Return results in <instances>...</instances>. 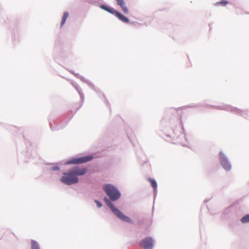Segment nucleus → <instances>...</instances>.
I'll return each instance as SVG.
<instances>
[{
  "mask_svg": "<svg viewBox=\"0 0 249 249\" xmlns=\"http://www.w3.org/2000/svg\"><path fill=\"white\" fill-rule=\"evenodd\" d=\"M86 168H79L75 167L70 170L68 172L64 173L63 176L61 177L60 180L65 184L70 185L76 183L78 182L77 176H82L87 172Z\"/></svg>",
  "mask_w": 249,
  "mask_h": 249,
  "instance_id": "obj_1",
  "label": "nucleus"
},
{
  "mask_svg": "<svg viewBox=\"0 0 249 249\" xmlns=\"http://www.w3.org/2000/svg\"><path fill=\"white\" fill-rule=\"evenodd\" d=\"M103 190L112 201L117 200L121 196L117 189L112 185L105 184L103 186Z\"/></svg>",
  "mask_w": 249,
  "mask_h": 249,
  "instance_id": "obj_2",
  "label": "nucleus"
},
{
  "mask_svg": "<svg viewBox=\"0 0 249 249\" xmlns=\"http://www.w3.org/2000/svg\"><path fill=\"white\" fill-rule=\"evenodd\" d=\"M104 199L106 203L117 217L125 222L132 223L131 219L128 216L124 215L120 211L116 208L112 203L107 198L104 197Z\"/></svg>",
  "mask_w": 249,
  "mask_h": 249,
  "instance_id": "obj_3",
  "label": "nucleus"
},
{
  "mask_svg": "<svg viewBox=\"0 0 249 249\" xmlns=\"http://www.w3.org/2000/svg\"><path fill=\"white\" fill-rule=\"evenodd\" d=\"M101 8L107 12L114 15L116 16L120 20L124 22L128 23L129 22V19L128 18L123 15L120 13L118 12L116 10H115L113 8L108 7L106 5H103L101 6Z\"/></svg>",
  "mask_w": 249,
  "mask_h": 249,
  "instance_id": "obj_4",
  "label": "nucleus"
},
{
  "mask_svg": "<svg viewBox=\"0 0 249 249\" xmlns=\"http://www.w3.org/2000/svg\"><path fill=\"white\" fill-rule=\"evenodd\" d=\"M93 159L92 156H87L80 158H73L71 160L66 161V164H81L83 163L89 161Z\"/></svg>",
  "mask_w": 249,
  "mask_h": 249,
  "instance_id": "obj_5",
  "label": "nucleus"
},
{
  "mask_svg": "<svg viewBox=\"0 0 249 249\" xmlns=\"http://www.w3.org/2000/svg\"><path fill=\"white\" fill-rule=\"evenodd\" d=\"M144 249H152L153 247V241L151 238L147 237L143 239L140 244Z\"/></svg>",
  "mask_w": 249,
  "mask_h": 249,
  "instance_id": "obj_6",
  "label": "nucleus"
},
{
  "mask_svg": "<svg viewBox=\"0 0 249 249\" xmlns=\"http://www.w3.org/2000/svg\"><path fill=\"white\" fill-rule=\"evenodd\" d=\"M220 163L222 167L227 171H229L231 169V165L229 162L228 161L227 158L225 156L223 153H220Z\"/></svg>",
  "mask_w": 249,
  "mask_h": 249,
  "instance_id": "obj_7",
  "label": "nucleus"
},
{
  "mask_svg": "<svg viewBox=\"0 0 249 249\" xmlns=\"http://www.w3.org/2000/svg\"><path fill=\"white\" fill-rule=\"evenodd\" d=\"M117 2V4L122 9L123 12L125 14H127L129 13L128 9L126 6L124 0H115Z\"/></svg>",
  "mask_w": 249,
  "mask_h": 249,
  "instance_id": "obj_8",
  "label": "nucleus"
},
{
  "mask_svg": "<svg viewBox=\"0 0 249 249\" xmlns=\"http://www.w3.org/2000/svg\"><path fill=\"white\" fill-rule=\"evenodd\" d=\"M31 249H40L38 243L33 240L31 241Z\"/></svg>",
  "mask_w": 249,
  "mask_h": 249,
  "instance_id": "obj_9",
  "label": "nucleus"
},
{
  "mask_svg": "<svg viewBox=\"0 0 249 249\" xmlns=\"http://www.w3.org/2000/svg\"><path fill=\"white\" fill-rule=\"evenodd\" d=\"M228 3H229V2L227 0H222L220 1H218V2H215L214 4V5L215 6H218L220 5H221L223 6H225Z\"/></svg>",
  "mask_w": 249,
  "mask_h": 249,
  "instance_id": "obj_10",
  "label": "nucleus"
},
{
  "mask_svg": "<svg viewBox=\"0 0 249 249\" xmlns=\"http://www.w3.org/2000/svg\"><path fill=\"white\" fill-rule=\"evenodd\" d=\"M68 16L69 13L67 12H65L62 17V21L61 23V26H62L65 24L66 19L68 18Z\"/></svg>",
  "mask_w": 249,
  "mask_h": 249,
  "instance_id": "obj_11",
  "label": "nucleus"
},
{
  "mask_svg": "<svg viewBox=\"0 0 249 249\" xmlns=\"http://www.w3.org/2000/svg\"><path fill=\"white\" fill-rule=\"evenodd\" d=\"M241 221L243 223H246L249 222V214H247L243 216L241 219Z\"/></svg>",
  "mask_w": 249,
  "mask_h": 249,
  "instance_id": "obj_12",
  "label": "nucleus"
},
{
  "mask_svg": "<svg viewBox=\"0 0 249 249\" xmlns=\"http://www.w3.org/2000/svg\"><path fill=\"white\" fill-rule=\"evenodd\" d=\"M148 181L150 182L151 185L154 188L156 189L157 187V184L156 181L152 179V178H149Z\"/></svg>",
  "mask_w": 249,
  "mask_h": 249,
  "instance_id": "obj_13",
  "label": "nucleus"
},
{
  "mask_svg": "<svg viewBox=\"0 0 249 249\" xmlns=\"http://www.w3.org/2000/svg\"><path fill=\"white\" fill-rule=\"evenodd\" d=\"M95 202L96 203V204H97V206H98L99 208L101 207V206H102V204H101V203L100 201H98V200H95Z\"/></svg>",
  "mask_w": 249,
  "mask_h": 249,
  "instance_id": "obj_14",
  "label": "nucleus"
},
{
  "mask_svg": "<svg viewBox=\"0 0 249 249\" xmlns=\"http://www.w3.org/2000/svg\"><path fill=\"white\" fill-rule=\"evenodd\" d=\"M51 170H53V171L59 170V167H58V166H53V167H51Z\"/></svg>",
  "mask_w": 249,
  "mask_h": 249,
  "instance_id": "obj_15",
  "label": "nucleus"
}]
</instances>
